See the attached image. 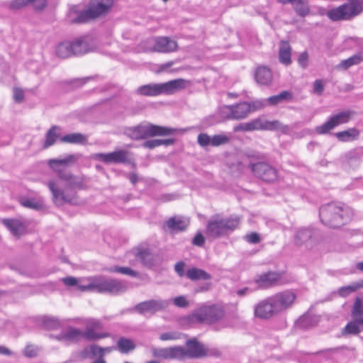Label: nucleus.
Returning a JSON list of instances; mask_svg holds the SVG:
<instances>
[{"label":"nucleus","instance_id":"obj_1","mask_svg":"<svg viewBox=\"0 0 363 363\" xmlns=\"http://www.w3.org/2000/svg\"><path fill=\"white\" fill-rule=\"evenodd\" d=\"M58 179H52L48 182V186L52 194L54 203L60 206L65 203L77 204L75 189L83 188L84 179L73 174L69 171L58 170Z\"/></svg>","mask_w":363,"mask_h":363},{"label":"nucleus","instance_id":"obj_2","mask_svg":"<svg viewBox=\"0 0 363 363\" xmlns=\"http://www.w3.org/2000/svg\"><path fill=\"white\" fill-rule=\"evenodd\" d=\"M352 215V210L348 206L338 203L324 204L319 209L322 223L333 228H340L348 223Z\"/></svg>","mask_w":363,"mask_h":363},{"label":"nucleus","instance_id":"obj_3","mask_svg":"<svg viewBox=\"0 0 363 363\" xmlns=\"http://www.w3.org/2000/svg\"><path fill=\"white\" fill-rule=\"evenodd\" d=\"M175 132L176 130L172 128L143 122L137 125L126 128L124 134L132 140H141L156 136L172 135Z\"/></svg>","mask_w":363,"mask_h":363},{"label":"nucleus","instance_id":"obj_4","mask_svg":"<svg viewBox=\"0 0 363 363\" xmlns=\"http://www.w3.org/2000/svg\"><path fill=\"white\" fill-rule=\"evenodd\" d=\"M188 81L184 79H176L160 84H149L138 87L136 93L145 96H156L161 94H173L186 89Z\"/></svg>","mask_w":363,"mask_h":363},{"label":"nucleus","instance_id":"obj_5","mask_svg":"<svg viewBox=\"0 0 363 363\" xmlns=\"http://www.w3.org/2000/svg\"><path fill=\"white\" fill-rule=\"evenodd\" d=\"M225 311L218 304L203 305L194 310L186 317L189 323H206L212 325L221 320Z\"/></svg>","mask_w":363,"mask_h":363},{"label":"nucleus","instance_id":"obj_6","mask_svg":"<svg viewBox=\"0 0 363 363\" xmlns=\"http://www.w3.org/2000/svg\"><path fill=\"white\" fill-rule=\"evenodd\" d=\"M239 216H233L227 218L218 216L211 218L207 223L206 235L209 238L216 239L235 230L240 224Z\"/></svg>","mask_w":363,"mask_h":363},{"label":"nucleus","instance_id":"obj_7","mask_svg":"<svg viewBox=\"0 0 363 363\" xmlns=\"http://www.w3.org/2000/svg\"><path fill=\"white\" fill-rule=\"evenodd\" d=\"M249 159V168L254 176L266 182H274L277 179V170L269 164L260 161L263 157L256 152L246 153Z\"/></svg>","mask_w":363,"mask_h":363},{"label":"nucleus","instance_id":"obj_8","mask_svg":"<svg viewBox=\"0 0 363 363\" xmlns=\"http://www.w3.org/2000/svg\"><path fill=\"white\" fill-rule=\"evenodd\" d=\"M255 130H280L284 133H287L289 131V128L277 120L262 121L260 118H256L248 123H240L233 128L235 132H247Z\"/></svg>","mask_w":363,"mask_h":363},{"label":"nucleus","instance_id":"obj_9","mask_svg":"<svg viewBox=\"0 0 363 363\" xmlns=\"http://www.w3.org/2000/svg\"><path fill=\"white\" fill-rule=\"evenodd\" d=\"M95 291L117 295L125 292L128 289L127 283L118 279L103 277H95Z\"/></svg>","mask_w":363,"mask_h":363},{"label":"nucleus","instance_id":"obj_10","mask_svg":"<svg viewBox=\"0 0 363 363\" xmlns=\"http://www.w3.org/2000/svg\"><path fill=\"white\" fill-rule=\"evenodd\" d=\"M355 114L352 110H346L333 115L325 123L316 126L315 131L318 135L327 134L335 127L348 123Z\"/></svg>","mask_w":363,"mask_h":363},{"label":"nucleus","instance_id":"obj_11","mask_svg":"<svg viewBox=\"0 0 363 363\" xmlns=\"http://www.w3.org/2000/svg\"><path fill=\"white\" fill-rule=\"evenodd\" d=\"M131 153L127 150H120L108 153H95L91 155V158L99 160L105 164L130 163Z\"/></svg>","mask_w":363,"mask_h":363},{"label":"nucleus","instance_id":"obj_12","mask_svg":"<svg viewBox=\"0 0 363 363\" xmlns=\"http://www.w3.org/2000/svg\"><path fill=\"white\" fill-rule=\"evenodd\" d=\"M170 304V301L163 299H150L135 306L134 310L140 314H155L158 311L166 309Z\"/></svg>","mask_w":363,"mask_h":363},{"label":"nucleus","instance_id":"obj_13","mask_svg":"<svg viewBox=\"0 0 363 363\" xmlns=\"http://www.w3.org/2000/svg\"><path fill=\"white\" fill-rule=\"evenodd\" d=\"M296 298V294L291 291H284L270 296L277 314L290 308Z\"/></svg>","mask_w":363,"mask_h":363},{"label":"nucleus","instance_id":"obj_14","mask_svg":"<svg viewBox=\"0 0 363 363\" xmlns=\"http://www.w3.org/2000/svg\"><path fill=\"white\" fill-rule=\"evenodd\" d=\"M1 223L16 238H19L28 232V222L23 218L1 219Z\"/></svg>","mask_w":363,"mask_h":363},{"label":"nucleus","instance_id":"obj_15","mask_svg":"<svg viewBox=\"0 0 363 363\" xmlns=\"http://www.w3.org/2000/svg\"><path fill=\"white\" fill-rule=\"evenodd\" d=\"M356 10V8L352 9L347 3L330 9L326 15L333 21H348L357 16V12L354 13Z\"/></svg>","mask_w":363,"mask_h":363},{"label":"nucleus","instance_id":"obj_16","mask_svg":"<svg viewBox=\"0 0 363 363\" xmlns=\"http://www.w3.org/2000/svg\"><path fill=\"white\" fill-rule=\"evenodd\" d=\"M251 112V104L247 102H242L236 105L226 106L223 109L228 119L240 120L246 118Z\"/></svg>","mask_w":363,"mask_h":363},{"label":"nucleus","instance_id":"obj_17","mask_svg":"<svg viewBox=\"0 0 363 363\" xmlns=\"http://www.w3.org/2000/svg\"><path fill=\"white\" fill-rule=\"evenodd\" d=\"M151 50L161 53H170L177 50V43L166 36L155 37L151 40Z\"/></svg>","mask_w":363,"mask_h":363},{"label":"nucleus","instance_id":"obj_18","mask_svg":"<svg viewBox=\"0 0 363 363\" xmlns=\"http://www.w3.org/2000/svg\"><path fill=\"white\" fill-rule=\"evenodd\" d=\"M254 313L257 318L261 319H269L277 314L270 297L261 301L255 306Z\"/></svg>","mask_w":363,"mask_h":363},{"label":"nucleus","instance_id":"obj_19","mask_svg":"<svg viewBox=\"0 0 363 363\" xmlns=\"http://www.w3.org/2000/svg\"><path fill=\"white\" fill-rule=\"evenodd\" d=\"M72 43L74 55H79L93 51L96 48V43L89 37L78 38Z\"/></svg>","mask_w":363,"mask_h":363},{"label":"nucleus","instance_id":"obj_20","mask_svg":"<svg viewBox=\"0 0 363 363\" xmlns=\"http://www.w3.org/2000/svg\"><path fill=\"white\" fill-rule=\"evenodd\" d=\"M186 357L198 359L208 356V348H206L203 344L198 342L196 339L189 340L186 342Z\"/></svg>","mask_w":363,"mask_h":363},{"label":"nucleus","instance_id":"obj_21","mask_svg":"<svg viewBox=\"0 0 363 363\" xmlns=\"http://www.w3.org/2000/svg\"><path fill=\"white\" fill-rule=\"evenodd\" d=\"M135 256L140 259L144 266L151 267L158 264L161 262L160 257L154 254L150 249H138L135 253Z\"/></svg>","mask_w":363,"mask_h":363},{"label":"nucleus","instance_id":"obj_22","mask_svg":"<svg viewBox=\"0 0 363 363\" xmlns=\"http://www.w3.org/2000/svg\"><path fill=\"white\" fill-rule=\"evenodd\" d=\"M113 4V0H91L89 9L94 18L109 12Z\"/></svg>","mask_w":363,"mask_h":363},{"label":"nucleus","instance_id":"obj_23","mask_svg":"<svg viewBox=\"0 0 363 363\" xmlns=\"http://www.w3.org/2000/svg\"><path fill=\"white\" fill-rule=\"evenodd\" d=\"M280 279V274L274 272H268L257 275L255 278V281L259 288L267 289L275 285Z\"/></svg>","mask_w":363,"mask_h":363},{"label":"nucleus","instance_id":"obj_24","mask_svg":"<svg viewBox=\"0 0 363 363\" xmlns=\"http://www.w3.org/2000/svg\"><path fill=\"white\" fill-rule=\"evenodd\" d=\"M67 19L71 23H84L94 19L89 9L77 11L76 6L70 9Z\"/></svg>","mask_w":363,"mask_h":363},{"label":"nucleus","instance_id":"obj_25","mask_svg":"<svg viewBox=\"0 0 363 363\" xmlns=\"http://www.w3.org/2000/svg\"><path fill=\"white\" fill-rule=\"evenodd\" d=\"M165 225L172 232L184 231L189 225V220L181 216H173L166 220Z\"/></svg>","mask_w":363,"mask_h":363},{"label":"nucleus","instance_id":"obj_26","mask_svg":"<svg viewBox=\"0 0 363 363\" xmlns=\"http://www.w3.org/2000/svg\"><path fill=\"white\" fill-rule=\"evenodd\" d=\"M255 78L257 84L267 86L271 84L273 77L270 69L261 66L256 69Z\"/></svg>","mask_w":363,"mask_h":363},{"label":"nucleus","instance_id":"obj_27","mask_svg":"<svg viewBox=\"0 0 363 363\" xmlns=\"http://www.w3.org/2000/svg\"><path fill=\"white\" fill-rule=\"evenodd\" d=\"M82 157V155L79 153L68 155L63 159H52L49 161V164L51 168L57 170V166L64 165L67 166L74 164L79 159Z\"/></svg>","mask_w":363,"mask_h":363},{"label":"nucleus","instance_id":"obj_28","mask_svg":"<svg viewBox=\"0 0 363 363\" xmlns=\"http://www.w3.org/2000/svg\"><path fill=\"white\" fill-rule=\"evenodd\" d=\"M360 135V132L356 128H351L344 131L337 132L335 134L337 140L342 143H347L357 140Z\"/></svg>","mask_w":363,"mask_h":363},{"label":"nucleus","instance_id":"obj_29","mask_svg":"<svg viewBox=\"0 0 363 363\" xmlns=\"http://www.w3.org/2000/svg\"><path fill=\"white\" fill-rule=\"evenodd\" d=\"M315 235V232L312 229L301 228L296 232L294 236L295 244L297 245H302L312 240Z\"/></svg>","mask_w":363,"mask_h":363},{"label":"nucleus","instance_id":"obj_30","mask_svg":"<svg viewBox=\"0 0 363 363\" xmlns=\"http://www.w3.org/2000/svg\"><path fill=\"white\" fill-rule=\"evenodd\" d=\"M19 202L23 207L35 211H42L45 207L43 200L41 199L21 197Z\"/></svg>","mask_w":363,"mask_h":363},{"label":"nucleus","instance_id":"obj_31","mask_svg":"<svg viewBox=\"0 0 363 363\" xmlns=\"http://www.w3.org/2000/svg\"><path fill=\"white\" fill-rule=\"evenodd\" d=\"M291 48L287 41H281L279 51V59L281 64L289 65L291 63Z\"/></svg>","mask_w":363,"mask_h":363},{"label":"nucleus","instance_id":"obj_32","mask_svg":"<svg viewBox=\"0 0 363 363\" xmlns=\"http://www.w3.org/2000/svg\"><path fill=\"white\" fill-rule=\"evenodd\" d=\"M186 276L188 279L192 281L197 280H208L211 279V275L204 271L203 269L196 267L189 269L186 272Z\"/></svg>","mask_w":363,"mask_h":363},{"label":"nucleus","instance_id":"obj_33","mask_svg":"<svg viewBox=\"0 0 363 363\" xmlns=\"http://www.w3.org/2000/svg\"><path fill=\"white\" fill-rule=\"evenodd\" d=\"M292 5L295 12L301 17H306L311 12L310 6L307 0H295Z\"/></svg>","mask_w":363,"mask_h":363},{"label":"nucleus","instance_id":"obj_34","mask_svg":"<svg viewBox=\"0 0 363 363\" xmlns=\"http://www.w3.org/2000/svg\"><path fill=\"white\" fill-rule=\"evenodd\" d=\"M60 141L70 144H84L86 142V137L82 133H74L62 136Z\"/></svg>","mask_w":363,"mask_h":363},{"label":"nucleus","instance_id":"obj_35","mask_svg":"<svg viewBox=\"0 0 363 363\" xmlns=\"http://www.w3.org/2000/svg\"><path fill=\"white\" fill-rule=\"evenodd\" d=\"M292 94L289 91H283L277 95L269 96L267 99L269 104L274 106L284 101H289L292 99Z\"/></svg>","mask_w":363,"mask_h":363},{"label":"nucleus","instance_id":"obj_36","mask_svg":"<svg viewBox=\"0 0 363 363\" xmlns=\"http://www.w3.org/2000/svg\"><path fill=\"white\" fill-rule=\"evenodd\" d=\"M56 54L61 58H67L74 55V51L71 42H63L56 48Z\"/></svg>","mask_w":363,"mask_h":363},{"label":"nucleus","instance_id":"obj_37","mask_svg":"<svg viewBox=\"0 0 363 363\" xmlns=\"http://www.w3.org/2000/svg\"><path fill=\"white\" fill-rule=\"evenodd\" d=\"M362 61H363V53L356 54L346 60H342L337 67L347 69L352 65L359 64Z\"/></svg>","mask_w":363,"mask_h":363},{"label":"nucleus","instance_id":"obj_38","mask_svg":"<svg viewBox=\"0 0 363 363\" xmlns=\"http://www.w3.org/2000/svg\"><path fill=\"white\" fill-rule=\"evenodd\" d=\"M100 347L96 345H91L84 347L80 352L79 356L82 359H94L99 357Z\"/></svg>","mask_w":363,"mask_h":363},{"label":"nucleus","instance_id":"obj_39","mask_svg":"<svg viewBox=\"0 0 363 363\" xmlns=\"http://www.w3.org/2000/svg\"><path fill=\"white\" fill-rule=\"evenodd\" d=\"M64 333L65 344L77 342L82 337V330L72 327H69L66 330H64Z\"/></svg>","mask_w":363,"mask_h":363},{"label":"nucleus","instance_id":"obj_40","mask_svg":"<svg viewBox=\"0 0 363 363\" xmlns=\"http://www.w3.org/2000/svg\"><path fill=\"white\" fill-rule=\"evenodd\" d=\"M117 347L121 353L127 354L135 350V345L130 339L122 337L117 342Z\"/></svg>","mask_w":363,"mask_h":363},{"label":"nucleus","instance_id":"obj_41","mask_svg":"<svg viewBox=\"0 0 363 363\" xmlns=\"http://www.w3.org/2000/svg\"><path fill=\"white\" fill-rule=\"evenodd\" d=\"M57 130H59V128L56 125H54L47 132L45 135V140L43 145L44 148H48L55 143L56 139L59 136Z\"/></svg>","mask_w":363,"mask_h":363},{"label":"nucleus","instance_id":"obj_42","mask_svg":"<svg viewBox=\"0 0 363 363\" xmlns=\"http://www.w3.org/2000/svg\"><path fill=\"white\" fill-rule=\"evenodd\" d=\"M94 330L95 329L86 328L85 331H82V337L87 340H95L109 336V334L107 333H97Z\"/></svg>","mask_w":363,"mask_h":363},{"label":"nucleus","instance_id":"obj_43","mask_svg":"<svg viewBox=\"0 0 363 363\" xmlns=\"http://www.w3.org/2000/svg\"><path fill=\"white\" fill-rule=\"evenodd\" d=\"M230 140V138L225 134L214 135L211 139V146L218 147L228 144Z\"/></svg>","mask_w":363,"mask_h":363},{"label":"nucleus","instance_id":"obj_44","mask_svg":"<svg viewBox=\"0 0 363 363\" xmlns=\"http://www.w3.org/2000/svg\"><path fill=\"white\" fill-rule=\"evenodd\" d=\"M360 288H362V285L359 284V281H357L356 283H353L351 285L341 287L339 289V294L340 296L345 297Z\"/></svg>","mask_w":363,"mask_h":363},{"label":"nucleus","instance_id":"obj_45","mask_svg":"<svg viewBox=\"0 0 363 363\" xmlns=\"http://www.w3.org/2000/svg\"><path fill=\"white\" fill-rule=\"evenodd\" d=\"M171 359H182L186 357V349L182 346L169 347Z\"/></svg>","mask_w":363,"mask_h":363},{"label":"nucleus","instance_id":"obj_46","mask_svg":"<svg viewBox=\"0 0 363 363\" xmlns=\"http://www.w3.org/2000/svg\"><path fill=\"white\" fill-rule=\"evenodd\" d=\"M352 314L354 317L363 315V298L362 297H356L352 307Z\"/></svg>","mask_w":363,"mask_h":363},{"label":"nucleus","instance_id":"obj_47","mask_svg":"<svg viewBox=\"0 0 363 363\" xmlns=\"http://www.w3.org/2000/svg\"><path fill=\"white\" fill-rule=\"evenodd\" d=\"M361 331V329L359 328V325L357 323L354 321H351L348 323L344 328L342 332L343 334H350V335H357Z\"/></svg>","mask_w":363,"mask_h":363},{"label":"nucleus","instance_id":"obj_48","mask_svg":"<svg viewBox=\"0 0 363 363\" xmlns=\"http://www.w3.org/2000/svg\"><path fill=\"white\" fill-rule=\"evenodd\" d=\"M113 272L121 273L123 274H126L132 277H138V274L136 271L133 270L130 267H116L113 269L111 270Z\"/></svg>","mask_w":363,"mask_h":363},{"label":"nucleus","instance_id":"obj_49","mask_svg":"<svg viewBox=\"0 0 363 363\" xmlns=\"http://www.w3.org/2000/svg\"><path fill=\"white\" fill-rule=\"evenodd\" d=\"M211 139H212V137H211L208 134L200 133L198 135L197 142L200 146L204 147L208 145H211Z\"/></svg>","mask_w":363,"mask_h":363},{"label":"nucleus","instance_id":"obj_50","mask_svg":"<svg viewBox=\"0 0 363 363\" xmlns=\"http://www.w3.org/2000/svg\"><path fill=\"white\" fill-rule=\"evenodd\" d=\"M30 4V0H13L9 8L11 9H19Z\"/></svg>","mask_w":363,"mask_h":363},{"label":"nucleus","instance_id":"obj_51","mask_svg":"<svg viewBox=\"0 0 363 363\" xmlns=\"http://www.w3.org/2000/svg\"><path fill=\"white\" fill-rule=\"evenodd\" d=\"M181 337V333L177 332L164 333L160 335V339L162 341L177 340Z\"/></svg>","mask_w":363,"mask_h":363},{"label":"nucleus","instance_id":"obj_52","mask_svg":"<svg viewBox=\"0 0 363 363\" xmlns=\"http://www.w3.org/2000/svg\"><path fill=\"white\" fill-rule=\"evenodd\" d=\"M245 240L251 244H257L260 242V236L257 233L252 232L245 236Z\"/></svg>","mask_w":363,"mask_h":363},{"label":"nucleus","instance_id":"obj_53","mask_svg":"<svg viewBox=\"0 0 363 363\" xmlns=\"http://www.w3.org/2000/svg\"><path fill=\"white\" fill-rule=\"evenodd\" d=\"M155 356L163 359H171L169 347L162 348L154 352Z\"/></svg>","mask_w":363,"mask_h":363},{"label":"nucleus","instance_id":"obj_54","mask_svg":"<svg viewBox=\"0 0 363 363\" xmlns=\"http://www.w3.org/2000/svg\"><path fill=\"white\" fill-rule=\"evenodd\" d=\"M43 323L45 326L49 328H55L60 325L58 320L55 318L45 317Z\"/></svg>","mask_w":363,"mask_h":363},{"label":"nucleus","instance_id":"obj_55","mask_svg":"<svg viewBox=\"0 0 363 363\" xmlns=\"http://www.w3.org/2000/svg\"><path fill=\"white\" fill-rule=\"evenodd\" d=\"M23 354L28 357H34L38 354V348L33 345H27L23 350Z\"/></svg>","mask_w":363,"mask_h":363},{"label":"nucleus","instance_id":"obj_56","mask_svg":"<svg viewBox=\"0 0 363 363\" xmlns=\"http://www.w3.org/2000/svg\"><path fill=\"white\" fill-rule=\"evenodd\" d=\"M348 1H349L350 5L351 6V7L352 9L356 8L357 9L354 11V13L357 12V16H358L359 14H360L362 12V11H363V8H362L363 0H348Z\"/></svg>","mask_w":363,"mask_h":363},{"label":"nucleus","instance_id":"obj_57","mask_svg":"<svg viewBox=\"0 0 363 363\" xmlns=\"http://www.w3.org/2000/svg\"><path fill=\"white\" fill-rule=\"evenodd\" d=\"M174 304L180 308H185L189 306V302L183 296H177L173 299Z\"/></svg>","mask_w":363,"mask_h":363},{"label":"nucleus","instance_id":"obj_58","mask_svg":"<svg viewBox=\"0 0 363 363\" xmlns=\"http://www.w3.org/2000/svg\"><path fill=\"white\" fill-rule=\"evenodd\" d=\"M90 282L86 285H78L77 288L82 291H95V277L90 278Z\"/></svg>","mask_w":363,"mask_h":363},{"label":"nucleus","instance_id":"obj_59","mask_svg":"<svg viewBox=\"0 0 363 363\" xmlns=\"http://www.w3.org/2000/svg\"><path fill=\"white\" fill-rule=\"evenodd\" d=\"M205 243V238L201 233H197L192 240V244L195 246L202 247Z\"/></svg>","mask_w":363,"mask_h":363},{"label":"nucleus","instance_id":"obj_60","mask_svg":"<svg viewBox=\"0 0 363 363\" xmlns=\"http://www.w3.org/2000/svg\"><path fill=\"white\" fill-rule=\"evenodd\" d=\"M324 91V86L321 79H316L313 82V91L318 95H321Z\"/></svg>","mask_w":363,"mask_h":363},{"label":"nucleus","instance_id":"obj_61","mask_svg":"<svg viewBox=\"0 0 363 363\" xmlns=\"http://www.w3.org/2000/svg\"><path fill=\"white\" fill-rule=\"evenodd\" d=\"M24 98V93L22 89L15 88L13 89V99L16 102L21 103L23 101Z\"/></svg>","mask_w":363,"mask_h":363},{"label":"nucleus","instance_id":"obj_62","mask_svg":"<svg viewBox=\"0 0 363 363\" xmlns=\"http://www.w3.org/2000/svg\"><path fill=\"white\" fill-rule=\"evenodd\" d=\"M30 4L34 6L35 10H43L47 5L46 0H30Z\"/></svg>","mask_w":363,"mask_h":363},{"label":"nucleus","instance_id":"obj_63","mask_svg":"<svg viewBox=\"0 0 363 363\" xmlns=\"http://www.w3.org/2000/svg\"><path fill=\"white\" fill-rule=\"evenodd\" d=\"M158 139L148 140L142 144V147L150 150L154 149L158 146Z\"/></svg>","mask_w":363,"mask_h":363},{"label":"nucleus","instance_id":"obj_64","mask_svg":"<svg viewBox=\"0 0 363 363\" xmlns=\"http://www.w3.org/2000/svg\"><path fill=\"white\" fill-rule=\"evenodd\" d=\"M86 328H91V329H100L101 328V323L96 319H89L86 321Z\"/></svg>","mask_w":363,"mask_h":363}]
</instances>
